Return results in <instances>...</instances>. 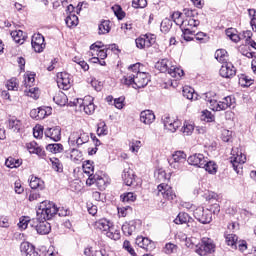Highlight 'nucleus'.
<instances>
[{
  "mask_svg": "<svg viewBox=\"0 0 256 256\" xmlns=\"http://www.w3.org/2000/svg\"><path fill=\"white\" fill-rule=\"evenodd\" d=\"M55 215H57L55 203L47 200L43 201L39 205L36 218H33L30 222L31 227L37 231L38 235H49L51 224L47 221L54 218Z\"/></svg>",
  "mask_w": 256,
  "mask_h": 256,
  "instance_id": "1",
  "label": "nucleus"
},
{
  "mask_svg": "<svg viewBox=\"0 0 256 256\" xmlns=\"http://www.w3.org/2000/svg\"><path fill=\"white\" fill-rule=\"evenodd\" d=\"M128 69L130 73L122 78V83L124 85H132L134 89H143V87H147L150 79L149 75L143 72L141 63L133 64Z\"/></svg>",
  "mask_w": 256,
  "mask_h": 256,
  "instance_id": "2",
  "label": "nucleus"
},
{
  "mask_svg": "<svg viewBox=\"0 0 256 256\" xmlns=\"http://www.w3.org/2000/svg\"><path fill=\"white\" fill-rule=\"evenodd\" d=\"M70 105L71 107H78L86 115H93L95 113V104L91 96H86L84 99H75L73 102H70Z\"/></svg>",
  "mask_w": 256,
  "mask_h": 256,
  "instance_id": "3",
  "label": "nucleus"
},
{
  "mask_svg": "<svg viewBox=\"0 0 256 256\" xmlns=\"http://www.w3.org/2000/svg\"><path fill=\"white\" fill-rule=\"evenodd\" d=\"M231 155L230 163L232 164L234 171L239 173L241 169H243V163L247 161V157L239 148H232Z\"/></svg>",
  "mask_w": 256,
  "mask_h": 256,
  "instance_id": "4",
  "label": "nucleus"
},
{
  "mask_svg": "<svg viewBox=\"0 0 256 256\" xmlns=\"http://www.w3.org/2000/svg\"><path fill=\"white\" fill-rule=\"evenodd\" d=\"M195 253L200 256H206L210 253H215V245L210 238H202L201 243L197 242Z\"/></svg>",
  "mask_w": 256,
  "mask_h": 256,
  "instance_id": "5",
  "label": "nucleus"
},
{
  "mask_svg": "<svg viewBox=\"0 0 256 256\" xmlns=\"http://www.w3.org/2000/svg\"><path fill=\"white\" fill-rule=\"evenodd\" d=\"M69 143L74 147H81V145H85V143H89V134L84 132L83 130H78L76 132H72L69 137Z\"/></svg>",
  "mask_w": 256,
  "mask_h": 256,
  "instance_id": "6",
  "label": "nucleus"
},
{
  "mask_svg": "<svg viewBox=\"0 0 256 256\" xmlns=\"http://www.w3.org/2000/svg\"><path fill=\"white\" fill-rule=\"evenodd\" d=\"M193 216L199 223H202L203 225H208V223H211L213 221V215L210 209H205L203 207H198L194 210Z\"/></svg>",
  "mask_w": 256,
  "mask_h": 256,
  "instance_id": "7",
  "label": "nucleus"
},
{
  "mask_svg": "<svg viewBox=\"0 0 256 256\" xmlns=\"http://www.w3.org/2000/svg\"><path fill=\"white\" fill-rule=\"evenodd\" d=\"M158 189V197H163V199H167V201H173L177 195L175 194V191H173V188L169 186L166 183H161L157 187Z\"/></svg>",
  "mask_w": 256,
  "mask_h": 256,
  "instance_id": "8",
  "label": "nucleus"
},
{
  "mask_svg": "<svg viewBox=\"0 0 256 256\" xmlns=\"http://www.w3.org/2000/svg\"><path fill=\"white\" fill-rule=\"evenodd\" d=\"M156 37L154 34H146L143 36H140L135 40L136 47L138 49H145L146 47L149 48L152 45H155Z\"/></svg>",
  "mask_w": 256,
  "mask_h": 256,
  "instance_id": "9",
  "label": "nucleus"
},
{
  "mask_svg": "<svg viewBox=\"0 0 256 256\" xmlns=\"http://www.w3.org/2000/svg\"><path fill=\"white\" fill-rule=\"evenodd\" d=\"M220 76L224 79H232L237 75V69L231 62H225L220 68Z\"/></svg>",
  "mask_w": 256,
  "mask_h": 256,
  "instance_id": "10",
  "label": "nucleus"
},
{
  "mask_svg": "<svg viewBox=\"0 0 256 256\" xmlns=\"http://www.w3.org/2000/svg\"><path fill=\"white\" fill-rule=\"evenodd\" d=\"M57 85L59 89H63L64 91L71 89V78L69 73H66V72L58 73Z\"/></svg>",
  "mask_w": 256,
  "mask_h": 256,
  "instance_id": "11",
  "label": "nucleus"
},
{
  "mask_svg": "<svg viewBox=\"0 0 256 256\" xmlns=\"http://www.w3.org/2000/svg\"><path fill=\"white\" fill-rule=\"evenodd\" d=\"M187 161L189 165H193V167H199L202 169L205 166V163H207V157L201 153H195L189 156Z\"/></svg>",
  "mask_w": 256,
  "mask_h": 256,
  "instance_id": "12",
  "label": "nucleus"
},
{
  "mask_svg": "<svg viewBox=\"0 0 256 256\" xmlns=\"http://www.w3.org/2000/svg\"><path fill=\"white\" fill-rule=\"evenodd\" d=\"M86 184L88 185H96V187H98V189H100V191L105 190V188L107 187V182L105 181V178L95 174H90L89 178L86 180Z\"/></svg>",
  "mask_w": 256,
  "mask_h": 256,
  "instance_id": "13",
  "label": "nucleus"
},
{
  "mask_svg": "<svg viewBox=\"0 0 256 256\" xmlns=\"http://www.w3.org/2000/svg\"><path fill=\"white\" fill-rule=\"evenodd\" d=\"M32 47L36 53H42L43 49H45V37L41 34H34L32 36Z\"/></svg>",
  "mask_w": 256,
  "mask_h": 256,
  "instance_id": "14",
  "label": "nucleus"
},
{
  "mask_svg": "<svg viewBox=\"0 0 256 256\" xmlns=\"http://www.w3.org/2000/svg\"><path fill=\"white\" fill-rule=\"evenodd\" d=\"M136 244L145 251H153L155 249V242L147 237L138 236L136 238Z\"/></svg>",
  "mask_w": 256,
  "mask_h": 256,
  "instance_id": "15",
  "label": "nucleus"
},
{
  "mask_svg": "<svg viewBox=\"0 0 256 256\" xmlns=\"http://www.w3.org/2000/svg\"><path fill=\"white\" fill-rule=\"evenodd\" d=\"M20 251L22 256H40L39 252L29 242H22L20 245Z\"/></svg>",
  "mask_w": 256,
  "mask_h": 256,
  "instance_id": "16",
  "label": "nucleus"
},
{
  "mask_svg": "<svg viewBox=\"0 0 256 256\" xmlns=\"http://www.w3.org/2000/svg\"><path fill=\"white\" fill-rule=\"evenodd\" d=\"M47 115H51V108H37L30 111V117L39 121L45 119Z\"/></svg>",
  "mask_w": 256,
  "mask_h": 256,
  "instance_id": "17",
  "label": "nucleus"
},
{
  "mask_svg": "<svg viewBox=\"0 0 256 256\" xmlns=\"http://www.w3.org/2000/svg\"><path fill=\"white\" fill-rule=\"evenodd\" d=\"M211 95H212L211 92H207L203 94L202 97L206 101V103H208V106L212 111H222L221 101L218 102L217 100L211 98Z\"/></svg>",
  "mask_w": 256,
  "mask_h": 256,
  "instance_id": "18",
  "label": "nucleus"
},
{
  "mask_svg": "<svg viewBox=\"0 0 256 256\" xmlns=\"http://www.w3.org/2000/svg\"><path fill=\"white\" fill-rule=\"evenodd\" d=\"M111 222L109 220H107L106 218H101L99 220H97L96 222H94V229H96V231H101V233H106L111 229Z\"/></svg>",
  "mask_w": 256,
  "mask_h": 256,
  "instance_id": "19",
  "label": "nucleus"
},
{
  "mask_svg": "<svg viewBox=\"0 0 256 256\" xmlns=\"http://www.w3.org/2000/svg\"><path fill=\"white\" fill-rule=\"evenodd\" d=\"M44 133L46 137H49L52 141H61V127L59 126L46 128Z\"/></svg>",
  "mask_w": 256,
  "mask_h": 256,
  "instance_id": "20",
  "label": "nucleus"
},
{
  "mask_svg": "<svg viewBox=\"0 0 256 256\" xmlns=\"http://www.w3.org/2000/svg\"><path fill=\"white\" fill-rule=\"evenodd\" d=\"M140 121L144 125H151L155 122V113L152 110H144L140 113Z\"/></svg>",
  "mask_w": 256,
  "mask_h": 256,
  "instance_id": "21",
  "label": "nucleus"
},
{
  "mask_svg": "<svg viewBox=\"0 0 256 256\" xmlns=\"http://www.w3.org/2000/svg\"><path fill=\"white\" fill-rule=\"evenodd\" d=\"M173 63L169 61V59L164 58L156 62L155 69L160 71V73H169V69H171V66Z\"/></svg>",
  "mask_w": 256,
  "mask_h": 256,
  "instance_id": "22",
  "label": "nucleus"
},
{
  "mask_svg": "<svg viewBox=\"0 0 256 256\" xmlns=\"http://www.w3.org/2000/svg\"><path fill=\"white\" fill-rule=\"evenodd\" d=\"M122 179L128 187H131L135 183V174H133V170L131 169H124L122 173Z\"/></svg>",
  "mask_w": 256,
  "mask_h": 256,
  "instance_id": "23",
  "label": "nucleus"
},
{
  "mask_svg": "<svg viewBox=\"0 0 256 256\" xmlns=\"http://www.w3.org/2000/svg\"><path fill=\"white\" fill-rule=\"evenodd\" d=\"M200 24L201 22L197 18H186L182 23L181 29H189L190 31H193V29L199 27Z\"/></svg>",
  "mask_w": 256,
  "mask_h": 256,
  "instance_id": "24",
  "label": "nucleus"
},
{
  "mask_svg": "<svg viewBox=\"0 0 256 256\" xmlns=\"http://www.w3.org/2000/svg\"><path fill=\"white\" fill-rule=\"evenodd\" d=\"M21 127H23V122H21V120L15 117H12L8 120V129H10V131L19 133V131H21Z\"/></svg>",
  "mask_w": 256,
  "mask_h": 256,
  "instance_id": "25",
  "label": "nucleus"
},
{
  "mask_svg": "<svg viewBox=\"0 0 256 256\" xmlns=\"http://www.w3.org/2000/svg\"><path fill=\"white\" fill-rule=\"evenodd\" d=\"M137 229V226L135 224V221L125 222L122 225V232L126 237H131L133 233H135V230Z\"/></svg>",
  "mask_w": 256,
  "mask_h": 256,
  "instance_id": "26",
  "label": "nucleus"
},
{
  "mask_svg": "<svg viewBox=\"0 0 256 256\" xmlns=\"http://www.w3.org/2000/svg\"><path fill=\"white\" fill-rule=\"evenodd\" d=\"M53 101H54V103H56V105H60V107H65V105H67V102L69 101V99L67 98L66 93L59 91L53 97Z\"/></svg>",
  "mask_w": 256,
  "mask_h": 256,
  "instance_id": "27",
  "label": "nucleus"
},
{
  "mask_svg": "<svg viewBox=\"0 0 256 256\" xmlns=\"http://www.w3.org/2000/svg\"><path fill=\"white\" fill-rule=\"evenodd\" d=\"M10 35L15 43H18L19 45H23L25 42V33L22 30L12 31Z\"/></svg>",
  "mask_w": 256,
  "mask_h": 256,
  "instance_id": "28",
  "label": "nucleus"
},
{
  "mask_svg": "<svg viewBox=\"0 0 256 256\" xmlns=\"http://www.w3.org/2000/svg\"><path fill=\"white\" fill-rule=\"evenodd\" d=\"M30 187L31 189H44L45 188V182L41 180V178H38L37 176H31L30 178Z\"/></svg>",
  "mask_w": 256,
  "mask_h": 256,
  "instance_id": "29",
  "label": "nucleus"
},
{
  "mask_svg": "<svg viewBox=\"0 0 256 256\" xmlns=\"http://www.w3.org/2000/svg\"><path fill=\"white\" fill-rule=\"evenodd\" d=\"M168 73L170 74V77H173L174 79H181L183 75H185V72L180 67H177L172 64L170 67Z\"/></svg>",
  "mask_w": 256,
  "mask_h": 256,
  "instance_id": "30",
  "label": "nucleus"
},
{
  "mask_svg": "<svg viewBox=\"0 0 256 256\" xmlns=\"http://www.w3.org/2000/svg\"><path fill=\"white\" fill-rule=\"evenodd\" d=\"M202 169H205L207 173H210V175H215L217 173V164L214 161H209V159H206V162L204 166H202Z\"/></svg>",
  "mask_w": 256,
  "mask_h": 256,
  "instance_id": "31",
  "label": "nucleus"
},
{
  "mask_svg": "<svg viewBox=\"0 0 256 256\" xmlns=\"http://www.w3.org/2000/svg\"><path fill=\"white\" fill-rule=\"evenodd\" d=\"M106 236L109 239H113L114 241H119L121 239V231L116 229L112 224L110 225V229L106 232Z\"/></svg>",
  "mask_w": 256,
  "mask_h": 256,
  "instance_id": "32",
  "label": "nucleus"
},
{
  "mask_svg": "<svg viewBox=\"0 0 256 256\" xmlns=\"http://www.w3.org/2000/svg\"><path fill=\"white\" fill-rule=\"evenodd\" d=\"M98 33L99 35H106L111 31V21L103 20L98 26Z\"/></svg>",
  "mask_w": 256,
  "mask_h": 256,
  "instance_id": "33",
  "label": "nucleus"
},
{
  "mask_svg": "<svg viewBox=\"0 0 256 256\" xmlns=\"http://www.w3.org/2000/svg\"><path fill=\"white\" fill-rule=\"evenodd\" d=\"M187 159V154L183 151H176L173 155L172 158L169 159L170 161H174L176 163H182L185 165V161Z\"/></svg>",
  "mask_w": 256,
  "mask_h": 256,
  "instance_id": "34",
  "label": "nucleus"
},
{
  "mask_svg": "<svg viewBox=\"0 0 256 256\" xmlns=\"http://www.w3.org/2000/svg\"><path fill=\"white\" fill-rule=\"evenodd\" d=\"M235 104V98H232L231 96H226L225 98L220 101V107L222 111H225V109H229V107H233Z\"/></svg>",
  "mask_w": 256,
  "mask_h": 256,
  "instance_id": "35",
  "label": "nucleus"
},
{
  "mask_svg": "<svg viewBox=\"0 0 256 256\" xmlns=\"http://www.w3.org/2000/svg\"><path fill=\"white\" fill-rule=\"evenodd\" d=\"M215 59L219 61V63H227V59L229 56L227 55V51L225 49H218L215 52Z\"/></svg>",
  "mask_w": 256,
  "mask_h": 256,
  "instance_id": "36",
  "label": "nucleus"
},
{
  "mask_svg": "<svg viewBox=\"0 0 256 256\" xmlns=\"http://www.w3.org/2000/svg\"><path fill=\"white\" fill-rule=\"evenodd\" d=\"M65 23L67 27H77L79 25V17L75 14H69L65 19Z\"/></svg>",
  "mask_w": 256,
  "mask_h": 256,
  "instance_id": "37",
  "label": "nucleus"
},
{
  "mask_svg": "<svg viewBox=\"0 0 256 256\" xmlns=\"http://www.w3.org/2000/svg\"><path fill=\"white\" fill-rule=\"evenodd\" d=\"M121 199L123 203H134V201H137V195L133 192H127L121 195Z\"/></svg>",
  "mask_w": 256,
  "mask_h": 256,
  "instance_id": "38",
  "label": "nucleus"
},
{
  "mask_svg": "<svg viewBox=\"0 0 256 256\" xmlns=\"http://www.w3.org/2000/svg\"><path fill=\"white\" fill-rule=\"evenodd\" d=\"M70 159L71 161H74V163H77V161H82L83 153L78 149L73 148L70 152Z\"/></svg>",
  "mask_w": 256,
  "mask_h": 256,
  "instance_id": "39",
  "label": "nucleus"
},
{
  "mask_svg": "<svg viewBox=\"0 0 256 256\" xmlns=\"http://www.w3.org/2000/svg\"><path fill=\"white\" fill-rule=\"evenodd\" d=\"M50 162L52 163V169H54V171L63 173V164H61L59 158H50Z\"/></svg>",
  "mask_w": 256,
  "mask_h": 256,
  "instance_id": "40",
  "label": "nucleus"
},
{
  "mask_svg": "<svg viewBox=\"0 0 256 256\" xmlns=\"http://www.w3.org/2000/svg\"><path fill=\"white\" fill-rule=\"evenodd\" d=\"M46 149L50 153H61V152H63V144H60V143L48 144L46 146Z\"/></svg>",
  "mask_w": 256,
  "mask_h": 256,
  "instance_id": "41",
  "label": "nucleus"
},
{
  "mask_svg": "<svg viewBox=\"0 0 256 256\" xmlns=\"http://www.w3.org/2000/svg\"><path fill=\"white\" fill-rule=\"evenodd\" d=\"M239 241V237H237V235L235 234H228L226 236V243L227 245H229L230 247H235L237 248V243Z\"/></svg>",
  "mask_w": 256,
  "mask_h": 256,
  "instance_id": "42",
  "label": "nucleus"
},
{
  "mask_svg": "<svg viewBox=\"0 0 256 256\" xmlns=\"http://www.w3.org/2000/svg\"><path fill=\"white\" fill-rule=\"evenodd\" d=\"M171 19L172 21L175 22L176 25H179L180 27L183 26V13L177 11V12H174L172 15H171Z\"/></svg>",
  "mask_w": 256,
  "mask_h": 256,
  "instance_id": "43",
  "label": "nucleus"
},
{
  "mask_svg": "<svg viewBox=\"0 0 256 256\" xmlns=\"http://www.w3.org/2000/svg\"><path fill=\"white\" fill-rule=\"evenodd\" d=\"M33 221V219H30L28 216H23L22 218H20V221L18 223V227L20 229H27V227H31V222Z\"/></svg>",
  "mask_w": 256,
  "mask_h": 256,
  "instance_id": "44",
  "label": "nucleus"
},
{
  "mask_svg": "<svg viewBox=\"0 0 256 256\" xmlns=\"http://www.w3.org/2000/svg\"><path fill=\"white\" fill-rule=\"evenodd\" d=\"M27 97H31L32 99H37L39 97V88L33 87L29 88L24 91Z\"/></svg>",
  "mask_w": 256,
  "mask_h": 256,
  "instance_id": "45",
  "label": "nucleus"
},
{
  "mask_svg": "<svg viewBox=\"0 0 256 256\" xmlns=\"http://www.w3.org/2000/svg\"><path fill=\"white\" fill-rule=\"evenodd\" d=\"M5 165L9 169H15V168L19 167V165H21V162H19V160H16L13 157H10V158L6 159Z\"/></svg>",
  "mask_w": 256,
  "mask_h": 256,
  "instance_id": "46",
  "label": "nucleus"
},
{
  "mask_svg": "<svg viewBox=\"0 0 256 256\" xmlns=\"http://www.w3.org/2000/svg\"><path fill=\"white\" fill-rule=\"evenodd\" d=\"M193 35H195V30L182 28V37L184 41H193Z\"/></svg>",
  "mask_w": 256,
  "mask_h": 256,
  "instance_id": "47",
  "label": "nucleus"
},
{
  "mask_svg": "<svg viewBox=\"0 0 256 256\" xmlns=\"http://www.w3.org/2000/svg\"><path fill=\"white\" fill-rule=\"evenodd\" d=\"M197 243H199V239L196 237H188L186 238V241H184V245L188 247V249H195Z\"/></svg>",
  "mask_w": 256,
  "mask_h": 256,
  "instance_id": "48",
  "label": "nucleus"
},
{
  "mask_svg": "<svg viewBox=\"0 0 256 256\" xmlns=\"http://www.w3.org/2000/svg\"><path fill=\"white\" fill-rule=\"evenodd\" d=\"M155 177L158 183H161V181H167V179H169L167 178V172H165L163 168H160L155 172Z\"/></svg>",
  "mask_w": 256,
  "mask_h": 256,
  "instance_id": "49",
  "label": "nucleus"
},
{
  "mask_svg": "<svg viewBox=\"0 0 256 256\" xmlns=\"http://www.w3.org/2000/svg\"><path fill=\"white\" fill-rule=\"evenodd\" d=\"M6 87L8 91H17L19 89V83H17V78H11L7 81Z\"/></svg>",
  "mask_w": 256,
  "mask_h": 256,
  "instance_id": "50",
  "label": "nucleus"
},
{
  "mask_svg": "<svg viewBox=\"0 0 256 256\" xmlns=\"http://www.w3.org/2000/svg\"><path fill=\"white\" fill-rule=\"evenodd\" d=\"M183 96L186 97V99H189L191 101H193V99H197V98H195V90H193V88H189V87H185L183 89Z\"/></svg>",
  "mask_w": 256,
  "mask_h": 256,
  "instance_id": "51",
  "label": "nucleus"
},
{
  "mask_svg": "<svg viewBox=\"0 0 256 256\" xmlns=\"http://www.w3.org/2000/svg\"><path fill=\"white\" fill-rule=\"evenodd\" d=\"M179 127H181V121L174 120L172 123L168 124L165 129H167V131H170V133H175V131H177Z\"/></svg>",
  "mask_w": 256,
  "mask_h": 256,
  "instance_id": "52",
  "label": "nucleus"
},
{
  "mask_svg": "<svg viewBox=\"0 0 256 256\" xmlns=\"http://www.w3.org/2000/svg\"><path fill=\"white\" fill-rule=\"evenodd\" d=\"M112 10L114 12V15H116V17L121 20V19H124L125 17V13L123 11V8H121L119 5H114L112 7Z\"/></svg>",
  "mask_w": 256,
  "mask_h": 256,
  "instance_id": "53",
  "label": "nucleus"
},
{
  "mask_svg": "<svg viewBox=\"0 0 256 256\" xmlns=\"http://www.w3.org/2000/svg\"><path fill=\"white\" fill-rule=\"evenodd\" d=\"M187 219H189V215L186 213L178 214L177 218L174 220L176 225H183V223H187Z\"/></svg>",
  "mask_w": 256,
  "mask_h": 256,
  "instance_id": "54",
  "label": "nucleus"
},
{
  "mask_svg": "<svg viewBox=\"0 0 256 256\" xmlns=\"http://www.w3.org/2000/svg\"><path fill=\"white\" fill-rule=\"evenodd\" d=\"M193 131H195V126L192 124L185 123L182 127V133L186 136L192 135Z\"/></svg>",
  "mask_w": 256,
  "mask_h": 256,
  "instance_id": "55",
  "label": "nucleus"
},
{
  "mask_svg": "<svg viewBox=\"0 0 256 256\" xmlns=\"http://www.w3.org/2000/svg\"><path fill=\"white\" fill-rule=\"evenodd\" d=\"M132 7L134 9H145L147 7V0H133Z\"/></svg>",
  "mask_w": 256,
  "mask_h": 256,
  "instance_id": "56",
  "label": "nucleus"
},
{
  "mask_svg": "<svg viewBox=\"0 0 256 256\" xmlns=\"http://www.w3.org/2000/svg\"><path fill=\"white\" fill-rule=\"evenodd\" d=\"M35 83V74H27L24 78V85L26 88L31 87Z\"/></svg>",
  "mask_w": 256,
  "mask_h": 256,
  "instance_id": "57",
  "label": "nucleus"
},
{
  "mask_svg": "<svg viewBox=\"0 0 256 256\" xmlns=\"http://www.w3.org/2000/svg\"><path fill=\"white\" fill-rule=\"evenodd\" d=\"M83 171L84 173H86V175H91V173H93L94 171V167L93 164L91 163V161H86V163L83 164Z\"/></svg>",
  "mask_w": 256,
  "mask_h": 256,
  "instance_id": "58",
  "label": "nucleus"
},
{
  "mask_svg": "<svg viewBox=\"0 0 256 256\" xmlns=\"http://www.w3.org/2000/svg\"><path fill=\"white\" fill-rule=\"evenodd\" d=\"M168 163L172 169H175V171H183V167H185V164L173 160H168Z\"/></svg>",
  "mask_w": 256,
  "mask_h": 256,
  "instance_id": "59",
  "label": "nucleus"
},
{
  "mask_svg": "<svg viewBox=\"0 0 256 256\" xmlns=\"http://www.w3.org/2000/svg\"><path fill=\"white\" fill-rule=\"evenodd\" d=\"M177 249V245L173 243H167L165 245V253H167V255H171V253H177Z\"/></svg>",
  "mask_w": 256,
  "mask_h": 256,
  "instance_id": "60",
  "label": "nucleus"
},
{
  "mask_svg": "<svg viewBox=\"0 0 256 256\" xmlns=\"http://www.w3.org/2000/svg\"><path fill=\"white\" fill-rule=\"evenodd\" d=\"M195 35L196 41H200L201 43H207L209 41V37L204 32H198Z\"/></svg>",
  "mask_w": 256,
  "mask_h": 256,
  "instance_id": "61",
  "label": "nucleus"
},
{
  "mask_svg": "<svg viewBox=\"0 0 256 256\" xmlns=\"http://www.w3.org/2000/svg\"><path fill=\"white\" fill-rule=\"evenodd\" d=\"M107 133H108L107 124H105V122H100L98 124L97 134L98 135H107Z\"/></svg>",
  "mask_w": 256,
  "mask_h": 256,
  "instance_id": "62",
  "label": "nucleus"
},
{
  "mask_svg": "<svg viewBox=\"0 0 256 256\" xmlns=\"http://www.w3.org/2000/svg\"><path fill=\"white\" fill-rule=\"evenodd\" d=\"M129 211H132L131 206L119 207L118 215L119 217H127V215H129Z\"/></svg>",
  "mask_w": 256,
  "mask_h": 256,
  "instance_id": "63",
  "label": "nucleus"
},
{
  "mask_svg": "<svg viewBox=\"0 0 256 256\" xmlns=\"http://www.w3.org/2000/svg\"><path fill=\"white\" fill-rule=\"evenodd\" d=\"M38 147L39 146L36 144V142H30L26 144V149L29 151V153H35Z\"/></svg>",
  "mask_w": 256,
  "mask_h": 256,
  "instance_id": "64",
  "label": "nucleus"
}]
</instances>
